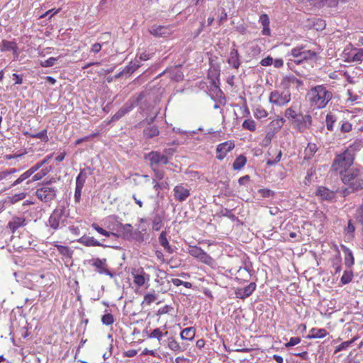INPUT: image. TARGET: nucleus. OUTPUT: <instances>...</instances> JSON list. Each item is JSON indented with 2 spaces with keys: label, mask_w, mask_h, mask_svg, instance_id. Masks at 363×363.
<instances>
[{
  "label": "nucleus",
  "mask_w": 363,
  "mask_h": 363,
  "mask_svg": "<svg viewBox=\"0 0 363 363\" xmlns=\"http://www.w3.org/2000/svg\"><path fill=\"white\" fill-rule=\"evenodd\" d=\"M360 145L354 142L347 147L342 152L337 154L331 165V171L338 174L342 177L351 169L355 158V152L359 150Z\"/></svg>",
  "instance_id": "1"
},
{
  "label": "nucleus",
  "mask_w": 363,
  "mask_h": 363,
  "mask_svg": "<svg viewBox=\"0 0 363 363\" xmlns=\"http://www.w3.org/2000/svg\"><path fill=\"white\" fill-rule=\"evenodd\" d=\"M307 96L312 107L322 109L332 100L333 93L324 85H317L308 91Z\"/></svg>",
  "instance_id": "2"
},
{
  "label": "nucleus",
  "mask_w": 363,
  "mask_h": 363,
  "mask_svg": "<svg viewBox=\"0 0 363 363\" xmlns=\"http://www.w3.org/2000/svg\"><path fill=\"white\" fill-rule=\"evenodd\" d=\"M341 182L349 186L351 191L357 192L363 189V167L351 168L340 178Z\"/></svg>",
  "instance_id": "3"
},
{
  "label": "nucleus",
  "mask_w": 363,
  "mask_h": 363,
  "mask_svg": "<svg viewBox=\"0 0 363 363\" xmlns=\"http://www.w3.org/2000/svg\"><path fill=\"white\" fill-rule=\"evenodd\" d=\"M289 55L294 59L293 61L296 65H301L311 60H314L318 57V52L315 50L306 49V46L299 45L291 49ZM292 60V59H290Z\"/></svg>",
  "instance_id": "4"
},
{
  "label": "nucleus",
  "mask_w": 363,
  "mask_h": 363,
  "mask_svg": "<svg viewBox=\"0 0 363 363\" xmlns=\"http://www.w3.org/2000/svg\"><path fill=\"white\" fill-rule=\"evenodd\" d=\"M67 216L61 208L55 209L48 219V225L53 230H57L66 225Z\"/></svg>",
  "instance_id": "5"
},
{
  "label": "nucleus",
  "mask_w": 363,
  "mask_h": 363,
  "mask_svg": "<svg viewBox=\"0 0 363 363\" xmlns=\"http://www.w3.org/2000/svg\"><path fill=\"white\" fill-rule=\"evenodd\" d=\"M50 182L44 183L42 186L36 189L35 195L43 202L51 201L56 196L57 189L50 186Z\"/></svg>",
  "instance_id": "6"
},
{
  "label": "nucleus",
  "mask_w": 363,
  "mask_h": 363,
  "mask_svg": "<svg viewBox=\"0 0 363 363\" xmlns=\"http://www.w3.org/2000/svg\"><path fill=\"white\" fill-rule=\"evenodd\" d=\"M291 94L285 91L274 90L272 91L269 96V101L272 105L277 106H284L291 101Z\"/></svg>",
  "instance_id": "7"
},
{
  "label": "nucleus",
  "mask_w": 363,
  "mask_h": 363,
  "mask_svg": "<svg viewBox=\"0 0 363 363\" xmlns=\"http://www.w3.org/2000/svg\"><path fill=\"white\" fill-rule=\"evenodd\" d=\"M188 252L192 257L205 264L213 266L215 264L214 259L200 247L196 245L189 246L188 248Z\"/></svg>",
  "instance_id": "8"
},
{
  "label": "nucleus",
  "mask_w": 363,
  "mask_h": 363,
  "mask_svg": "<svg viewBox=\"0 0 363 363\" xmlns=\"http://www.w3.org/2000/svg\"><path fill=\"white\" fill-rule=\"evenodd\" d=\"M131 276L133 283L137 287H141L147 283L150 279V274H147L143 267L133 268Z\"/></svg>",
  "instance_id": "9"
},
{
  "label": "nucleus",
  "mask_w": 363,
  "mask_h": 363,
  "mask_svg": "<svg viewBox=\"0 0 363 363\" xmlns=\"http://www.w3.org/2000/svg\"><path fill=\"white\" fill-rule=\"evenodd\" d=\"M146 158L149 160L151 168L157 167L161 164H167L169 163L168 157L159 151H151L147 155Z\"/></svg>",
  "instance_id": "10"
},
{
  "label": "nucleus",
  "mask_w": 363,
  "mask_h": 363,
  "mask_svg": "<svg viewBox=\"0 0 363 363\" xmlns=\"http://www.w3.org/2000/svg\"><path fill=\"white\" fill-rule=\"evenodd\" d=\"M235 144L234 140H228L220 143L216 147V159L222 161L228 152L235 148Z\"/></svg>",
  "instance_id": "11"
},
{
  "label": "nucleus",
  "mask_w": 363,
  "mask_h": 363,
  "mask_svg": "<svg viewBox=\"0 0 363 363\" xmlns=\"http://www.w3.org/2000/svg\"><path fill=\"white\" fill-rule=\"evenodd\" d=\"M291 123L295 128H296L299 132L302 133L311 126L312 117L309 114L303 115L302 113L301 116L296 118Z\"/></svg>",
  "instance_id": "12"
},
{
  "label": "nucleus",
  "mask_w": 363,
  "mask_h": 363,
  "mask_svg": "<svg viewBox=\"0 0 363 363\" xmlns=\"http://www.w3.org/2000/svg\"><path fill=\"white\" fill-rule=\"evenodd\" d=\"M291 123L295 128H296L299 132L302 133L311 126L312 117L309 114L303 115L302 113L301 116L296 118Z\"/></svg>",
  "instance_id": "13"
},
{
  "label": "nucleus",
  "mask_w": 363,
  "mask_h": 363,
  "mask_svg": "<svg viewBox=\"0 0 363 363\" xmlns=\"http://www.w3.org/2000/svg\"><path fill=\"white\" fill-rule=\"evenodd\" d=\"M91 265L95 267L96 271L100 274H106L113 277V274L108 269L106 259L95 258L91 260Z\"/></svg>",
  "instance_id": "14"
},
{
  "label": "nucleus",
  "mask_w": 363,
  "mask_h": 363,
  "mask_svg": "<svg viewBox=\"0 0 363 363\" xmlns=\"http://www.w3.org/2000/svg\"><path fill=\"white\" fill-rule=\"evenodd\" d=\"M151 35L157 38H167L172 34V28L170 26H157L153 25L149 29Z\"/></svg>",
  "instance_id": "15"
},
{
  "label": "nucleus",
  "mask_w": 363,
  "mask_h": 363,
  "mask_svg": "<svg viewBox=\"0 0 363 363\" xmlns=\"http://www.w3.org/2000/svg\"><path fill=\"white\" fill-rule=\"evenodd\" d=\"M281 84L285 89H299L303 85V82L294 76H286L281 80Z\"/></svg>",
  "instance_id": "16"
},
{
  "label": "nucleus",
  "mask_w": 363,
  "mask_h": 363,
  "mask_svg": "<svg viewBox=\"0 0 363 363\" xmlns=\"http://www.w3.org/2000/svg\"><path fill=\"white\" fill-rule=\"evenodd\" d=\"M256 288L257 284L255 282H251L243 288L236 289L235 290V295L236 298L244 300L251 296L256 290Z\"/></svg>",
  "instance_id": "17"
},
{
  "label": "nucleus",
  "mask_w": 363,
  "mask_h": 363,
  "mask_svg": "<svg viewBox=\"0 0 363 363\" xmlns=\"http://www.w3.org/2000/svg\"><path fill=\"white\" fill-rule=\"evenodd\" d=\"M27 225V220L23 216H13L8 222L7 228L11 233H15L20 228L25 227Z\"/></svg>",
  "instance_id": "18"
},
{
  "label": "nucleus",
  "mask_w": 363,
  "mask_h": 363,
  "mask_svg": "<svg viewBox=\"0 0 363 363\" xmlns=\"http://www.w3.org/2000/svg\"><path fill=\"white\" fill-rule=\"evenodd\" d=\"M0 51L7 52L12 51L14 60L18 59L19 52L17 43L15 41H9L6 40H2L0 42Z\"/></svg>",
  "instance_id": "19"
},
{
  "label": "nucleus",
  "mask_w": 363,
  "mask_h": 363,
  "mask_svg": "<svg viewBox=\"0 0 363 363\" xmlns=\"http://www.w3.org/2000/svg\"><path fill=\"white\" fill-rule=\"evenodd\" d=\"M174 199L179 202H183L187 199L190 196V190L183 186V184H178L174 187Z\"/></svg>",
  "instance_id": "20"
},
{
  "label": "nucleus",
  "mask_w": 363,
  "mask_h": 363,
  "mask_svg": "<svg viewBox=\"0 0 363 363\" xmlns=\"http://www.w3.org/2000/svg\"><path fill=\"white\" fill-rule=\"evenodd\" d=\"M315 195L323 201H332L335 199L336 193L334 191L320 186H318L315 191Z\"/></svg>",
  "instance_id": "21"
},
{
  "label": "nucleus",
  "mask_w": 363,
  "mask_h": 363,
  "mask_svg": "<svg viewBox=\"0 0 363 363\" xmlns=\"http://www.w3.org/2000/svg\"><path fill=\"white\" fill-rule=\"evenodd\" d=\"M301 106L292 104L284 111V116L291 123L294 122L296 118L301 116Z\"/></svg>",
  "instance_id": "22"
},
{
  "label": "nucleus",
  "mask_w": 363,
  "mask_h": 363,
  "mask_svg": "<svg viewBox=\"0 0 363 363\" xmlns=\"http://www.w3.org/2000/svg\"><path fill=\"white\" fill-rule=\"evenodd\" d=\"M228 63L235 69H238L240 66V60L238 50L233 48L230 50L229 57L228 58Z\"/></svg>",
  "instance_id": "23"
},
{
  "label": "nucleus",
  "mask_w": 363,
  "mask_h": 363,
  "mask_svg": "<svg viewBox=\"0 0 363 363\" xmlns=\"http://www.w3.org/2000/svg\"><path fill=\"white\" fill-rule=\"evenodd\" d=\"M259 22L262 26V34L265 36L271 35V30L269 28V18L267 14L262 13L259 16Z\"/></svg>",
  "instance_id": "24"
},
{
  "label": "nucleus",
  "mask_w": 363,
  "mask_h": 363,
  "mask_svg": "<svg viewBox=\"0 0 363 363\" xmlns=\"http://www.w3.org/2000/svg\"><path fill=\"white\" fill-rule=\"evenodd\" d=\"M236 279L240 283H245L249 281L252 274L251 269L247 267H240L237 272Z\"/></svg>",
  "instance_id": "25"
},
{
  "label": "nucleus",
  "mask_w": 363,
  "mask_h": 363,
  "mask_svg": "<svg viewBox=\"0 0 363 363\" xmlns=\"http://www.w3.org/2000/svg\"><path fill=\"white\" fill-rule=\"evenodd\" d=\"M167 347L175 354L182 352L186 350L180 345L179 342L174 337H169L167 338Z\"/></svg>",
  "instance_id": "26"
},
{
  "label": "nucleus",
  "mask_w": 363,
  "mask_h": 363,
  "mask_svg": "<svg viewBox=\"0 0 363 363\" xmlns=\"http://www.w3.org/2000/svg\"><path fill=\"white\" fill-rule=\"evenodd\" d=\"M315 6L335 7L340 2H345L346 0H308Z\"/></svg>",
  "instance_id": "27"
},
{
  "label": "nucleus",
  "mask_w": 363,
  "mask_h": 363,
  "mask_svg": "<svg viewBox=\"0 0 363 363\" xmlns=\"http://www.w3.org/2000/svg\"><path fill=\"white\" fill-rule=\"evenodd\" d=\"M158 240L160 244L164 247L167 252H168L169 254H172L174 252V250L169 245V242L167 240V234L166 231H162L160 233Z\"/></svg>",
  "instance_id": "28"
},
{
  "label": "nucleus",
  "mask_w": 363,
  "mask_h": 363,
  "mask_svg": "<svg viewBox=\"0 0 363 363\" xmlns=\"http://www.w3.org/2000/svg\"><path fill=\"white\" fill-rule=\"evenodd\" d=\"M328 335L327 330L324 328H313L310 330L309 334L307 337L308 339H316V338H323Z\"/></svg>",
  "instance_id": "29"
},
{
  "label": "nucleus",
  "mask_w": 363,
  "mask_h": 363,
  "mask_svg": "<svg viewBox=\"0 0 363 363\" xmlns=\"http://www.w3.org/2000/svg\"><path fill=\"white\" fill-rule=\"evenodd\" d=\"M196 335V329L194 327H189L183 329L180 333V337L182 340L191 341Z\"/></svg>",
  "instance_id": "30"
},
{
  "label": "nucleus",
  "mask_w": 363,
  "mask_h": 363,
  "mask_svg": "<svg viewBox=\"0 0 363 363\" xmlns=\"http://www.w3.org/2000/svg\"><path fill=\"white\" fill-rule=\"evenodd\" d=\"M78 242L86 247L101 246V244L93 237L83 236L78 240Z\"/></svg>",
  "instance_id": "31"
},
{
  "label": "nucleus",
  "mask_w": 363,
  "mask_h": 363,
  "mask_svg": "<svg viewBox=\"0 0 363 363\" xmlns=\"http://www.w3.org/2000/svg\"><path fill=\"white\" fill-rule=\"evenodd\" d=\"M346 96V103L350 105L359 104L360 103V96L355 94L352 89H347Z\"/></svg>",
  "instance_id": "32"
},
{
  "label": "nucleus",
  "mask_w": 363,
  "mask_h": 363,
  "mask_svg": "<svg viewBox=\"0 0 363 363\" xmlns=\"http://www.w3.org/2000/svg\"><path fill=\"white\" fill-rule=\"evenodd\" d=\"M160 134V130L156 125H150L143 130L144 137L147 139L152 138Z\"/></svg>",
  "instance_id": "33"
},
{
  "label": "nucleus",
  "mask_w": 363,
  "mask_h": 363,
  "mask_svg": "<svg viewBox=\"0 0 363 363\" xmlns=\"http://www.w3.org/2000/svg\"><path fill=\"white\" fill-rule=\"evenodd\" d=\"M253 114L256 119L260 120L267 118L269 113L263 106L257 105L253 109Z\"/></svg>",
  "instance_id": "34"
},
{
  "label": "nucleus",
  "mask_w": 363,
  "mask_h": 363,
  "mask_svg": "<svg viewBox=\"0 0 363 363\" xmlns=\"http://www.w3.org/2000/svg\"><path fill=\"white\" fill-rule=\"evenodd\" d=\"M342 248L343 252L345 254V264L347 267H351L354 264V259L353 257V254L352 251L346 247L345 246L342 245Z\"/></svg>",
  "instance_id": "35"
},
{
  "label": "nucleus",
  "mask_w": 363,
  "mask_h": 363,
  "mask_svg": "<svg viewBox=\"0 0 363 363\" xmlns=\"http://www.w3.org/2000/svg\"><path fill=\"white\" fill-rule=\"evenodd\" d=\"M52 245L55 246L60 254L62 255L71 258L72 256V251L68 246L61 245L57 243V242H54Z\"/></svg>",
  "instance_id": "36"
},
{
  "label": "nucleus",
  "mask_w": 363,
  "mask_h": 363,
  "mask_svg": "<svg viewBox=\"0 0 363 363\" xmlns=\"http://www.w3.org/2000/svg\"><path fill=\"white\" fill-rule=\"evenodd\" d=\"M246 163L247 157L243 155H240L235 158L233 164V168L234 170H240L245 167Z\"/></svg>",
  "instance_id": "37"
},
{
  "label": "nucleus",
  "mask_w": 363,
  "mask_h": 363,
  "mask_svg": "<svg viewBox=\"0 0 363 363\" xmlns=\"http://www.w3.org/2000/svg\"><path fill=\"white\" fill-rule=\"evenodd\" d=\"M133 108V105H125L121 108L112 117L113 121H116L124 116L126 113L130 112Z\"/></svg>",
  "instance_id": "38"
},
{
  "label": "nucleus",
  "mask_w": 363,
  "mask_h": 363,
  "mask_svg": "<svg viewBox=\"0 0 363 363\" xmlns=\"http://www.w3.org/2000/svg\"><path fill=\"white\" fill-rule=\"evenodd\" d=\"M26 196V193L21 192L18 194H16L11 196H8L6 202L9 205L15 204L20 201L23 200Z\"/></svg>",
  "instance_id": "39"
},
{
  "label": "nucleus",
  "mask_w": 363,
  "mask_h": 363,
  "mask_svg": "<svg viewBox=\"0 0 363 363\" xmlns=\"http://www.w3.org/2000/svg\"><path fill=\"white\" fill-rule=\"evenodd\" d=\"M48 131L46 129H44L37 133L30 134L28 132H24L23 134L25 135H28L32 138H38L40 139L43 142H48L49 140L48 136Z\"/></svg>",
  "instance_id": "40"
},
{
  "label": "nucleus",
  "mask_w": 363,
  "mask_h": 363,
  "mask_svg": "<svg viewBox=\"0 0 363 363\" xmlns=\"http://www.w3.org/2000/svg\"><path fill=\"white\" fill-rule=\"evenodd\" d=\"M242 128L244 130H247L250 132H255L257 129V124L255 120L251 118H247L243 121Z\"/></svg>",
  "instance_id": "41"
},
{
  "label": "nucleus",
  "mask_w": 363,
  "mask_h": 363,
  "mask_svg": "<svg viewBox=\"0 0 363 363\" xmlns=\"http://www.w3.org/2000/svg\"><path fill=\"white\" fill-rule=\"evenodd\" d=\"M337 116L332 113H329L327 114L326 116V118H325V123H326V127H327V129L330 131H333L334 130V126H335V123H336L337 121Z\"/></svg>",
  "instance_id": "42"
},
{
  "label": "nucleus",
  "mask_w": 363,
  "mask_h": 363,
  "mask_svg": "<svg viewBox=\"0 0 363 363\" xmlns=\"http://www.w3.org/2000/svg\"><path fill=\"white\" fill-rule=\"evenodd\" d=\"M318 148L315 144L314 143H308L307 147L304 150V158L305 159H311L313 155L317 152Z\"/></svg>",
  "instance_id": "43"
},
{
  "label": "nucleus",
  "mask_w": 363,
  "mask_h": 363,
  "mask_svg": "<svg viewBox=\"0 0 363 363\" xmlns=\"http://www.w3.org/2000/svg\"><path fill=\"white\" fill-rule=\"evenodd\" d=\"M353 50L355 52L350 59H347V62H363V49H357L354 48Z\"/></svg>",
  "instance_id": "44"
},
{
  "label": "nucleus",
  "mask_w": 363,
  "mask_h": 363,
  "mask_svg": "<svg viewBox=\"0 0 363 363\" xmlns=\"http://www.w3.org/2000/svg\"><path fill=\"white\" fill-rule=\"evenodd\" d=\"M351 120L354 123V128L358 131H363V116L358 115H352Z\"/></svg>",
  "instance_id": "45"
},
{
  "label": "nucleus",
  "mask_w": 363,
  "mask_h": 363,
  "mask_svg": "<svg viewBox=\"0 0 363 363\" xmlns=\"http://www.w3.org/2000/svg\"><path fill=\"white\" fill-rule=\"evenodd\" d=\"M284 123H285V119L282 117H278V118L272 120L270 122V125H272L274 128V130L273 132L277 133L284 125Z\"/></svg>",
  "instance_id": "46"
},
{
  "label": "nucleus",
  "mask_w": 363,
  "mask_h": 363,
  "mask_svg": "<svg viewBox=\"0 0 363 363\" xmlns=\"http://www.w3.org/2000/svg\"><path fill=\"white\" fill-rule=\"evenodd\" d=\"M32 176V174L28 170L21 174L18 179H16L11 185V187L17 186L22 183L26 179Z\"/></svg>",
  "instance_id": "47"
},
{
  "label": "nucleus",
  "mask_w": 363,
  "mask_h": 363,
  "mask_svg": "<svg viewBox=\"0 0 363 363\" xmlns=\"http://www.w3.org/2000/svg\"><path fill=\"white\" fill-rule=\"evenodd\" d=\"M49 171L48 169H43L39 172L35 174L31 180L27 182V184H29L30 182H36L38 180H40L44 177H45L48 174Z\"/></svg>",
  "instance_id": "48"
},
{
  "label": "nucleus",
  "mask_w": 363,
  "mask_h": 363,
  "mask_svg": "<svg viewBox=\"0 0 363 363\" xmlns=\"http://www.w3.org/2000/svg\"><path fill=\"white\" fill-rule=\"evenodd\" d=\"M357 339V337H353L352 340H348V341H345V342H342L340 345H339L335 350V353H337L338 352H340L342 350H346L347 348H348Z\"/></svg>",
  "instance_id": "49"
},
{
  "label": "nucleus",
  "mask_w": 363,
  "mask_h": 363,
  "mask_svg": "<svg viewBox=\"0 0 363 363\" xmlns=\"http://www.w3.org/2000/svg\"><path fill=\"white\" fill-rule=\"evenodd\" d=\"M353 277V273L351 270H345L341 277V283L342 284H349Z\"/></svg>",
  "instance_id": "50"
},
{
  "label": "nucleus",
  "mask_w": 363,
  "mask_h": 363,
  "mask_svg": "<svg viewBox=\"0 0 363 363\" xmlns=\"http://www.w3.org/2000/svg\"><path fill=\"white\" fill-rule=\"evenodd\" d=\"M352 130V123L349 121H341L340 131L343 133H350Z\"/></svg>",
  "instance_id": "51"
},
{
  "label": "nucleus",
  "mask_w": 363,
  "mask_h": 363,
  "mask_svg": "<svg viewBox=\"0 0 363 363\" xmlns=\"http://www.w3.org/2000/svg\"><path fill=\"white\" fill-rule=\"evenodd\" d=\"M275 134L276 133L274 132H267L264 136V138L263 139L262 146H268L271 143V141L272 138L274 137Z\"/></svg>",
  "instance_id": "52"
},
{
  "label": "nucleus",
  "mask_w": 363,
  "mask_h": 363,
  "mask_svg": "<svg viewBox=\"0 0 363 363\" xmlns=\"http://www.w3.org/2000/svg\"><path fill=\"white\" fill-rule=\"evenodd\" d=\"M101 322L106 325H112L114 322L113 315L111 313H106L101 318Z\"/></svg>",
  "instance_id": "53"
},
{
  "label": "nucleus",
  "mask_w": 363,
  "mask_h": 363,
  "mask_svg": "<svg viewBox=\"0 0 363 363\" xmlns=\"http://www.w3.org/2000/svg\"><path fill=\"white\" fill-rule=\"evenodd\" d=\"M163 336V333L160 330V328H155L154 329L151 333L148 335L149 338H156L159 341L162 340V337Z\"/></svg>",
  "instance_id": "54"
},
{
  "label": "nucleus",
  "mask_w": 363,
  "mask_h": 363,
  "mask_svg": "<svg viewBox=\"0 0 363 363\" xmlns=\"http://www.w3.org/2000/svg\"><path fill=\"white\" fill-rule=\"evenodd\" d=\"M57 60L56 57H51L45 61H41L40 65L43 67H50L55 65Z\"/></svg>",
  "instance_id": "55"
},
{
  "label": "nucleus",
  "mask_w": 363,
  "mask_h": 363,
  "mask_svg": "<svg viewBox=\"0 0 363 363\" xmlns=\"http://www.w3.org/2000/svg\"><path fill=\"white\" fill-rule=\"evenodd\" d=\"M162 218L160 216H156L152 220V228L153 230L158 231L162 228Z\"/></svg>",
  "instance_id": "56"
},
{
  "label": "nucleus",
  "mask_w": 363,
  "mask_h": 363,
  "mask_svg": "<svg viewBox=\"0 0 363 363\" xmlns=\"http://www.w3.org/2000/svg\"><path fill=\"white\" fill-rule=\"evenodd\" d=\"M98 135H99L98 133H92V134L89 135L84 136L83 138H79L77 140H75L74 145H80L83 142H87L90 139L96 137Z\"/></svg>",
  "instance_id": "57"
},
{
  "label": "nucleus",
  "mask_w": 363,
  "mask_h": 363,
  "mask_svg": "<svg viewBox=\"0 0 363 363\" xmlns=\"http://www.w3.org/2000/svg\"><path fill=\"white\" fill-rule=\"evenodd\" d=\"M157 296L154 294H147L144 296L143 303L146 305H150L152 303L155 301Z\"/></svg>",
  "instance_id": "58"
},
{
  "label": "nucleus",
  "mask_w": 363,
  "mask_h": 363,
  "mask_svg": "<svg viewBox=\"0 0 363 363\" xmlns=\"http://www.w3.org/2000/svg\"><path fill=\"white\" fill-rule=\"evenodd\" d=\"M172 282L176 286L183 285L186 288H188V289L191 287V284L190 282L184 281L179 279H177V278L172 279Z\"/></svg>",
  "instance_id": "59"
},
{
  "label": "nucleus",
  "mask_w": 363,
  "mask_h": 363,
  "mask_svg": "<svg viewBox=\"0 0 363 363\" xmlns=\"http://www.w3.org/2000/svg\"><path fill=\"white\" fill-rule=\"evenodd\" d=\"M301 342V338L299 337H292L289 341L285 344L286 348L295 346Z\"/></svg>",
  "instance_id": "60"
},
{
  "label": "nucleus",
  "mask_w": 363,
  "mask_h": 363,
  "mask_svg": "<svg viewBox=\"0 0 363 363\" xmlns=\"http://www.w3.org/2000/svg\"><path fill=\"white\" fill-rule=\"evenodd\" d=\"M154 172V175L155 178L158 180H162L164 177V172L163 170H160L157 167L151 168Z\"/></svg>",
  "instance_id": "61"
},
{
  "label": "nucleus",
  "mask_w": 363,
  "mask_h": 363,
  "mask_svg": "<svg viewBox=\"0 0 363 363\" xmlns=\"http://www.w3.org/2000/svg\"><path fill=\"white\" fill-rule=\"evenodd\" d=\"M92 228L96 230L99 233H100L102 235H104L106 237L110 236V233L107 230H104V228L99 226L97 224L94 223L92 224Z\"/></svg>",
  "instance_id": "62"
},
{
  "label": "nucleus",
  "mask_w": 363,
  "mask_h": 363,
  "mask_svg": "<svg viewBox=\"0 0 363 363\" xmlns=\"http://www.w3.org/2000/svg\"><path fill=\"white\" fill-rule=\"evenodd\" d=\"M85 178L82 173H79L76 179V187L82 188L84 185Z\"/></svg>",
  "instance_id": "63"
},
{
  "label": "nucleus",
  "mask_w": 363,
  "mask_h": 363,
  "mask_svg": "<svg viewBox=\"0 0 363 363\" xmlns=\"http://www.w3.org/2000/svg\"><path fill=\"white\" fill-rule=\"evenodd\" d=\"M357 219L359 222H360L362 224H363V201L362 203L359 206L357 211Z\"/></svg>",
  "instance_id": "64"
}]
</instances>
